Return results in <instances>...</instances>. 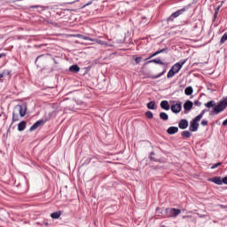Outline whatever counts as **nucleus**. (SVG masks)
Instances as JSON below:
<instances>
[{"label": "nucleus", "mask_w": 227, "mask_h": 227, "mask_svg": "<svg viewBox=\"0 0 227 227\" xmlns=\"http://www.w3.org/2000/svg\"><path fill=\"white\" fill-rule=\"evenodd\" d=\"M172 113L178 114L182 111V102L178 101L176 104L172 105L170 107Z\"/></svg>", "instance_id": "nucleus-8"}, {"label": "nucleus", "mask_w": 227, "mask_h": 227, "mask_svg": "<svg viewBox=\"0 0 227 227\" xmlns=\"http://www.w3.org/2000/svg\"><path fill=\"white\" fill-rule=\"evenodd\" d=\"M227 40V33L223 34V35L222 36L221 40H220V43H224V42H226Z\"/></svg>", "instance_id": "nucleus-28"}, {"label": "nucleus", "mask_w": 227, "mask_h": 227, "mask_svg": "<svg viewBox=\"0 0 227 227\" xmlns=\"http://www.w3.org/2000/svg\"><path fill=\"white\" fill-rule=\"evenodd\" d=\"M30 8H37L39 9V12H44L45 10V6H42V5H32L30 6Z\"/></svg>", "instance_id": "nucleus-25"}, {"label": "nucleus", "mask_w": 227, "mask_h": 227, "mask_svg": "<svg viewBox=\"0 0 227 227\" xmlns=\"http://www.w3.org/2000/svg\"><path fill=\"white\" fill-rule=\"evenodd\" d=\"M0 118H1V114H0Z\"/></svg>", "instance_id": "nucleus-51"}, {"label": "nucleus", "mask_w": 227, "mask_h": 227, "mask_svg": "<svg viewBox=\"0 0 227 227\" xmlns=\"http://www.w3.org/2000/svg\"><path fill=\"white\" fill-rule=\"evenodd\" d=\"M162 227H166V226L163 225Z\"/></svg>", "instance_id": "nucleus-50"}, {"label": "nucleus", "mask_w": 227, "mask_h": 227, "mask_svg": "<svg viewBox=\"0 0 227 227\" xmlns=\"http://www.w3.org/2000/svg\"><path fill=\"white\" fill-rule=\"evenodd\" d=\"M89 42H95L96 43H98V45H106V46L109 45L107 43L97 38L90 37Z\"/></svg>", "instance_id": "nucleus-12"}, {"label": "nucleus", "mask_w": 227, "mask_h": 227, "mask_svg": "<svg viewBox=\"0 0 227 227\" xmlns=\"http://www.w3.org/2000/svg\"><path fill=\"white\" fill-rule=\"evenodd\" d=\"M178 127L182 130H185V129L189 127V121H187L185 119H182L178 123Z\"/></svg>", "instance_id": "nucleus-10"}, {"label": "nucleus", "mask_w": 227, "mask_h": 227, "mask_svg": "<svg viewBox=\"0 0 227 227\" xmlns=\"http://www.w3.org/2000/svg\"><path fill=\"white\" fill-rule=\"evenodd\" d=\"M201 125H202L203 127H207V125H208V121H207V120L201 121Z\"/></svg>", "instance_id": "nucleus-34"}, {"label": "nucleus", "mask_w": 227, "mask_h": 227, "mask_svg": "<svg viewBox=\"0 0 227 227\" xmlns=\"http://www.w3.org/2000/svg\"><path fill=\"white\" fill-rule=\"evenodd\" d=\"M2 74H4V75H10V74H12V71H10V70H4V71H3Z\"/></svg>", "instance_id": "nucleus-35"}, {"label": "nucleus", "mask_w": 227, "mask_h": 227, "mask_svg": "<svg viewBox=\"0 0 227 227\" xmlns=\"http://www.w3.org/2000/svg\"><path fill=\"white\" fill-rule=\"evenodd\" d=\"M194 92V90H192V87L189 86L184 90V93L187 96H191L192 93Z\"/></svg>", "instance_id": "nucleus-20"}, {"label": "nucleus", "mask_w": 227, "mask_h": 227, "mask_svg": "<svg viewBox=\"0 0 227 227\" xmlns=\"http://www.w3.org/2000/svg\"><path fill=\"white\" fill-rule=\"evenodd\" d=\"M147 63H155V65H165V63L162 62L160 59H154L149 60Z\"/></svg>", "instance_id": "nucleus-19"}, {"label": "nucleus", "mask_w": 227, "mask_h": 227, "mask_svg": "<svg viewBox=\"0 0 227 227\" xmlns=\"http://www.w3.org/2000/svg\"><path fill=\"white\" fill-rule=\"evenodd\" d=\"M160 120H163V121H168V120H169V115H168V114L165 112H161L160 113Z\"/></svg>", "instance_id": "nucleus-18"}, {"label": "nucleus", "mask_w": 227, "mask_h": 227, "mask_svg": "<svg viewBox=\"0 0 227 227\" xmlns=\"http://www.w3.org/2000/svg\"><path fill=\"white\" fill-rule=\"evenodd\" d=\"M197 215H199L200 219L207 217V215H200V213H197Z\"/></svg>", "instance_id": "nucleus-40"}, {"label": "nucleus", "mask_w": 227, "mask_h": 227, "mask_svg": "<svg viewBox=\"0 0 227 227\" xmlns=\"http://www.w3.org/2000/svg\"><path fill=\"white\" fill-rule=\"evenodd\" d=\"M14 110L15 111H18L20 116L21 118H24V116H26V113L27 111V107L26 106V105H17L15 107H14Z\"/></svg>", "instance_id": "nucleus-5"}, {"label": "nucleus", "mask_w": 227, "mask_h": 227, "mask_svg": "<svg viewBox=\"0 0 227 227\" xmlns=\"http://www.w3.org/2000/svg\"><path fill=\"white\" fill-rule=\"evenodd\" d=\"M93 2H89L87 4H85L82 8H86V6H90V4H92Z\"/></svg>", "instance_id": "nucleus-43"}, {"label": "nucleus", "mask_w": 227, "mask_h": 227, "mask_svg": "<svg viewBox=\"0 0 227 227\" xmlns=\"http://www.w3.org/2000/svg\"><path fill=\"white\" fill-rule=\"evenodd\" d=\"M135 62L137 63V65H139V63H141V57L136 58Z\"/></svg>", "instance_id": "nucleus-37"}, {"label": "nucleus", "mask_w": 227, "mask_h": 227, "mask_svg": "<svg viewBox=\"0 0 227 227\" xmlns=\"http://www.w3.org/2000/svg\"><path fill=\"white\" fill-rule=\"evenodd\" d=\"M183 219H192V215H184Z\"/></svg>", "instance_id": "nucleus-42"}, {"label": "nucleus", "mask_w": 227, "mask_h": 227, "mask_svg": "<svg viewBox=\"0 0 227 227\" xmlns=\"http://www.w3.org/2000/svg\"><path fill=\"white\" fill-rule=\"evenodd\" d=\"M222 182H223V184H225V185H227V176L223 177L222 179Z\"/></svg>", "instance_id": "nucleus-41"}, {"label": "nucleus", "mask_w": 227, "mask_h": 227, "mask_svg": "<svg viewBox=\"0 0 227 227\" xmlns=\"http://www.w3.org/2000/svg\"><path fill=\"white\" fill-rule=\"evenodd\" d=\"M166 74V69H164L161 73L156 75L151 76V79H159V77H162Z\"/></svg>", "instance_id": "nucleus-21"}, {"label": "nucleus", "mask_w": 227, "mask_h": 227, "mask_svg": "<svg viewBox=\"0 0 227 227\" xmlns=\"http://www.w3.org/2000/svg\"><path fill=\"white\" fill-rule=\"evenodd\" d=\"M45 125V121H43V119H41L37 121H35L29 129L30 132H34V130H36V129H38V127H42Z\"/></svg>", "instance_id": "nucleus-7"}, {"label": "nucleus", "mask_w": 227, "mask_h": 227, "mask_svg": "<svg viewBox=\"0 0 227 227\" xmlns=\"http://www.w3.org/2000/svg\"><path fill=\"white\" fill-rule=\"evenodd\" d=\"M176 74V73H175V71H173V69L170 68V70L168 71V73L167 74L168 79H171L172 77H175Z\"/></svg>", "instance_id": "nucleus-22"}, {"label": "nucleus", "mask_w": 227, "mask_h": 227, "mask_svg": "<svg viewBox=\"0 0 227 227\" xmlns=\"http://www.w3.org/2000/svg\"><path fill=\"white\" fill-rule=\"evenodd\" d=\"M156 212L158 215H160V217H164V215H168V214H166V209H162L160 207H156Z\"/></svg>", "instance_id": "nucleus-15"}, {"label": "nucleus", "mask_w": 227, "mask_h": 227, "mask_svg": "<svg viewBox=\"0 0 227 227\" xmlns=\"http://www.w3.org/2000/svg\"><path fill=\"white\" fill-rule=\"evenodd\" d=\"M51 219H58V211L52 213L51 215Z\"/></svg>", "instance_id": "nucleus-32"}, {"label": "nucleus", "mask_w": 227, "mask_h": 227, "mask_svg": "<svg viewBox=\"0 0 227 227\" xmlns=\"http://www.w3.org/2000/svg\"><path fill=\"white\" fill-rule=\"evenodd\" d=\"M41 226H49V222H48V221H43V222L41 223Z\"/></svg>", "instance_id": "nucleus-38"}, {"label": "nucleus", "mask_w": 227, "mask_h": 227, "mask_svg": "<svg viewBox=\"0 0 227 227\" xmlns=\"http://www.w3.org/2000/svg\"><path fill=\"white\" fill-rule=\"evenodd\" d=\"M147 109H152V110L156 109V107H155V101L149 102L147 104Z\"/></svg>", "instance_id": "nucleus-23"}, {"label": "nucleus", "mask_w": 227, "mask_h": 227, "mask_svg": "<svg viewBox=\"0 0 227 227\" xmlns=\"http://www.w3.org/2000/svg\"><path fill=\"white\" fill-rule=\"evenodd\" d=\"M159 51H157L156 52L153 53L149 58H147L146 59H152V58H155V56H159Z\"/></svg>", "instance_id": "nucleus-31"}, {"label": "nucleus", "mask_w": 227, "mask_h": 227, "mask_svg": "<svg viewBox=\"0 0 227 227\" xmlns=\"http://www.w3.org/2000/svg\"><path fill=\"white\" fill-rule=\"evenodd\" d=\"M151 155H155V153L152 152V153H151Z\"/></svg>", "instance_id": "nucleus-48"}, {"label": "nucleus", "mask_w": 227, "mask_h": 227, "mask_svg": "<svg viewBox=\"0 0 227 227\" xmlns=\"http://www.w3.org/2000/svg\"><path fill=\"white\" fill-rule=\"evenodd\" d=\"M145 116L146 118H148L149 120H152V118H153V113L150 112V111H147L145 113Z\"/></svg>", "instance_id": "nucleus-27"}, {"label": "nucleus", "mask_w": 227, "mask_h": 227, "mask_svg": "<svg viewBox=\"0 0 227 227\" xmlns=\"http://www.w3.org/2000/svg\"><path fill=\"white\" fill-rule=\"evenodd\" d=\"M192 101L191 100H187L184 104V114H187V113H189V111H191L192 109Z\"/></svg>", "instance_id": "nucleus-9"}, {"label": "nucleus", "mask_w": 227, "mask_h": 227, "mask_svg": "<svg viewBox=\"0 0 227 227\" xmlns=\"http://www.w3.org/2000/svg\"><path fill=\"white\" fill-rule=\"evenodd\" d=\"M181 135H182L183 137H186V138H189V137H191V136H192V134L190 133V131H183V132L181 133Z\"/></svg>", "instance_id": "nucleus-26"}, {"label": "nucleus", "mask_w": 227, "mask_h": 227, "mask_svg": "<svg viewBox=\"0 0 227 227\" xmlns=\"http://www.w3.org/2000/svg\"><path fill=\"white\" fill-rule=\"evenodd\" d=\"M185 63H187V59H184V60H181L177 63H176L172 67L171 69L173 71H175L176 74H178L180 72V70H182V67H184L185 65Z\"/></svg>", "instance_id": "nucleus-6"}, {"label": "nucleus", "mask_w": 227, "mask_h": 227, "mask_svg": "<svg viewBox=\"0 0 227 227\" xmlns=\"http://www.w3.org/2000/svg\"><path fill=\"white\" fill-rule=\"evenodd\" d=\"M207 109L202 110V112L197 115L193 120L190 122V132H196L198 131V129L200 128V123L198 121H201V118L205 116V113H207Z\"/></svg>", "instance_id": "nucleus-1"}, {"label": "nucleus", "mask_w": 227, "mask_h": 227, "mask_svg": "<svg viewBox=\"0 0 227 227\" xmlns=\"http://www.w3.org/2000/svg\"><path fill=\"white\" fill-rule=\"evenodd\" d=\"M168 134L173 136V134H176L178 132V127L171 126L167 129Z\"/></svg>", "instance_id": "nucleus-13"}, {"label": "nucleus", "mask_w": 227, "mask_h": 227, "mask_svg": "<svg viewBox=\"0 0 227 227\" xmlns=\"http://www.w3.org/2000/svg\"><path fill=\"white\" fill-rule=\"evenodd\" d=\"M194 221H196V218H193Z\"/></svg>", "instance_id": "nucleus-49"}, {"label": "nucleus", "mask_w": 227, "mask_h": 227, "mask_svg": "<svg viewBox=\"0 0 227 227\" xmlns=\"http://www.w3.org/2000/svg\"><path fill=\"white\" fill-rule=\"evenodd\" d=\"M74 36H76V38H82V40H89L90 41V36H86V35H81V34H78V35H75Z\"/></svg>", "instance_id": "nucleus-24"}, {"label": "nucleus", "mask_w": 227, "mask_h": 227, "mask_svg": "<svg viewBox=\"0 0 227 227\" xmlns=\"http://www.w3.org/2000/svg\"><path fill=\"white\" fill-rule=\"evenodd\" d=\"M185 12H187V8L184 7L183 9H180L178 11H176V12L172 13L168 19H167V22H173V20H175V19L180 17V15H184V13H185Z\"/></svg>", "instance_id": "nucleus-4"}, {"label": "nucleus", "mask_w": 227, "mask_h": 227, "mask_svg": "<svg viewBox=\"0 0 227 227\" xmlns=\"http://www.w3.org/2000/svg\"><path fill=\"white\" fill-rule=\"evenodd\" d=\"M18 130L20 132H22L23 130H26V121H22L18 124Z\"/></svg>", "instance_id": "nucleus-17"}, {"label": "nucleus", "mask_w": 227, "mask_h": 227, "mask_svg": "<svg viewBox=\"0 0 227 227\" xmlns=\"http://www.w3.org/2000/svg\"><path fill=\"white\" fill-rule=\"evenodd\" d=\"M60 215H61V211H59V212H58V218H59V219Z\"/></svg>", "instance_id": "nucleus-47"}, {"label": "nucleus", "mask_w": 227, "mask_h": 227, "mask_svg": "<svg viewBox=\"0 0 227 227\" xmlns=\"http://www.w3.org/2000/svg\"><path fill=\"white\" fill-rule=\"evenodd\" d=\"M3 77H4V74L0 73V79H3Z\"/></svg>", "instance_id": "nucleus-46"}, {"label": "nucleus", "mask_w": 227, "mask_h": 227, "mask_svg": "<svg viewBox=\"0 0 227 227\" xmlns=\"http://www.w3.org/2000/svg\"><path fill=\"white\" fill-rule=\"evenodd\" d=\"M194 106H197V107H200L201 106V102L196 100L194 101Z\"/></svg>", "instance_id": "nucleus-39"}, {"label": "nucleus", "mask_w": 227, "mask_h": 227, "mask_svg": "<svg viewBox=\"0 0 227 227\" xmlns=\"http://www.w3.org/2000/svg\"><path fill=\"white\" fill-rule=\"evenodd\" d=\"M185 12H187V8L184 7L183 9H180L178 11H176V12L172 13L168 19H167V22H173V20H175V19L180 17V15H184V13H185Z\"/></svg>", "instance_id": "nucleus-3"}, {"label": "nucleus", "mask_w": 227, "mask_h": 227, "mask_svg": "<svg viewBox=\"0 0 227 227\" xmlns=\"http://www.w3.org/2000/svg\"><path fill=\"white\" fill-rule=\"evenodd\" d=\"M211 182H214V184H216V185H223V179L219 176L214 177L211 179Z\"/></svg>", "instance_id": "nucleus-16"}, {"label": "nucleus", "mask_w": 227, "mask_h": 227, "mask_svg": "<svg viewBox=\"0 0 227 227\" xmlns=\"http://www.w3.org/2000/svg\"><path fill=\"white\" fill-rule=\"evenodd\" d=\"M160 106L161 109H164V111H169V109H171V107L169 106V102H168V100L161 101Z\"/></svg>", "instance_id": "nucleus-11"}, {"label": "nucleus", "mask_w": 227, "mask_h": 227, "mask_svg": "<svg viewBox=\"0 0 227 227\" xmlns=\"http://www.w3.org/2000/svg\"><path fill=\"white\" fill-rule=\"evenodd\" d=\"M43 55H39L37 58H36V59H35V63L38 61V59H40V58H43Z\"/></svg>", "instance_id": "nucleus-44"}, {"label": "nucleus", "mask_w": 227, "mask_h": 227, "mask_svg": "<svg viewBox=\"0 0 227 227\" xmlns=\"http://www.w3.org/2000/svg\"><path fill=\"white\" fill-rule=\"evenodd\" d=\"M12 121H19V117L15 115V113L12 114Z\"/></svg>", "instance_id": "nucleus-33"}, {"label": "nucleus", "mask_w": 227, "mask_h": 227, "mask_svg": "<svg viewBox=\"0 0 227 227\" xmlns=\"http://www.w3.org/2000/svg\"><path fill=\"white\" fill-rule=\"evenodd\" d=\"M223 162H218V163H215L212 167L211 169H215V168H219V166H222Z\"/></svg>", "instance_id": "nucleus-30"}, {"label": "nucleus", "mask_w": 227, "mask_h": 227, "mask_svg": "<svg viewBox=\"0 0 227 227\" xmlns=\"http://www.w3.org/2000/svg\"><path fill=\"white\" fill-rule=\"evenodd\" d=\"M4 56H6V53H0V59L4 58Z\"/></svg>", "instance_id": "nucleus-45"}, {"label": "nucleus", "mask_w": 227, "mask_h": 227, "mask_svg": "<svg viewBox=\"0 0 227 227\" xmlns=\"http://www.w3.org/2000/svg\"><path fill=\"white\" fill-rule=\"evenodd\" d=\"M162 52H168V48H164V49L158 51L159 54H162Z\"/></svg>", "instance_id": "nucleus-36"}, {"label": "nucleus", "mask_w": 227, "mask_h": 227, "mask_svg": "<svg viewBox=\"0 0 227 227\" xmlns=\"http://www.w3.org/2000/svg\"><path fill=\"white\" fill-rule=\"evenodd\" d=\"M223 3H224V2H222V4H220V5L217 6V8H216L215 11V15H218L219 11H220L221 8L223 7Z\"/></svg>", "instance_id": "nucleus-29"}, {"label": "nucleus", "mask_w": 227, "mask_h": 227, "mask_svg": "<svg viewBox=\"0 0 227 227\" xmlns=\"http://www.w3.org/2000/svg\"><path fill=\"white\" fill-rule=\"evenodd\" d=\"M81 70V67L77 65H73L69 67V72H73V74H77Z\"/></svg>", "instance_id": "nucleus-14"}, {"label": "nucleus", "mask_w": 227, "mask_h": 227, "mask_svg": "<svg viewBox=\"0 0 227 227\" xmlns=\"http://www.w3.org/2000/svg\"><path fill=\"white\" fill-rule=\"evenodd\" d=\"M165 213L167 214V215H164L163 217H178V215H180V214H182V210L178 209V208H169L167 207L165 208Z\"/></svg>", "instance_id": "nucleus-2"}]
</instances>
